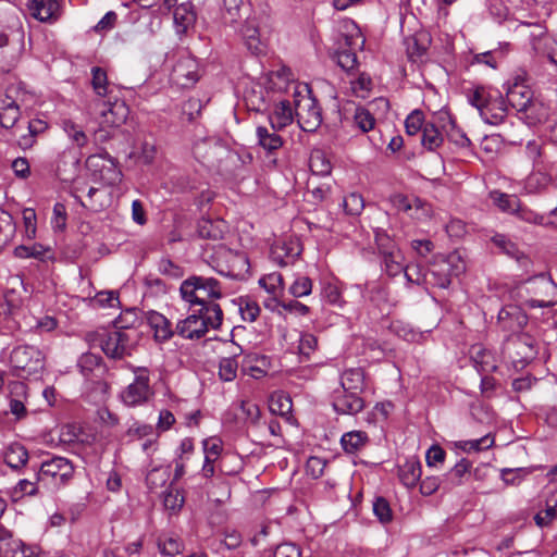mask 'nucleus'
Masks as SVG:
<instances>
[{
	"label": "nucleus",
	"instance_id": "c03bdc74",
	"mask_svg": "<svg viewBox=\"0 0 557 557\" xmlns=\"http://www.w3.org/2000/svg\"><path fill=\"white\" fill-rule=\"evenodd\" d=\"M259 285L270 295L278 296L283 292V276L278 272H272L259 280Z\"/></svg>",
	"mask_w": 557,
	"mask_h": 557
},
{
	"label": "nucleus",
	"instance_id": "4d7b16f0",
	"mask_svg": "<svg viewBox=\"0 0 557 557\" xmlns=\"http://www.w3.org/2000/svg\"><path fill=\"white\" fill-rule=\"evenodd\" d=\"M174 22L181 32H185L195 22V13L182 4L174 11Z\"/></svg>",
	"mask_w": 557,
	"mask_h": 557
},
{
	"label": "nucleus",
	"instance_id": "f704fd0d",
	"mask_svg": "<svg viewBox=\"0 0 557 557\" xmlns=\"http://www.w3.org/2000/svg\"><path fill=\"white\" fill-rule=\"evenodd\" d=\"M552 177L543 171H533L528 175L524 182V188L530 194L543 191L549 184Z\"/></svg>",
	"mask_w": 557,
	"mask_h": 557
},
{
	"label": "nucleus",
	"instance_id": "a19ab883",
	"mask_svg": "<svg viewBox=\"0 0 557 557\" xmlns=\"http://www.w3.org/2000/svg\"><path fill=\"white\" fill-rule=\"evenodd\" d=\"M239 363L236 360V356L224 357L219 361V377L223 382H232L237 376Z\"/></svg>",
	"mask_w": 557,
	"mask_h": 557
},
{
	"label": "nucleus",
	"instance_id": "b1692460",
	"mask_svg": "<svg viewBox=\"0 0 557 557\" xmlns=\"http://www.w3.org/2000/svg\"><path fill=\"white\" fill-rule=\"evenodd\" d=\"M422 475L421 462L416 458L407 459L398 467V478L407 488H413Z\"/></svg>",
	"mask_w": 557,
	"mask_h": 557
},
{
	"label": "nucleus",
	"instance_id": "37998d69",
	"mask_svg": "<svg viewBox=\"0 0 557 557\" xmlns=\"http://www.w3.org/2000/svg\"><path fill=\"white\" fill-rule=\"evenodd\" d=\"M385 272L389 276H396L401 271L405 272L404 256L400 250L395 252H388V255L382 256Z\"/></svg>",
	"mask_w": 557,
	"mask_h": 557
},
{
	"label": "nucleus",
	"instance_id": "c85d7f7f",
	"mask_svg": "<svg viewBox=\"0 0 557 557\" xmlns=\"http://www.w3.org/2000/svg\"><path fill=\"white\" fill-rule=\"evenodd\" d=\"M443 132L434 121H426L421 135V145L429 151H435L443 145Z\"/></svg>",
	"mask_w": 557,
	"mask_h": 557
},
{
	"label": "nucleus",
	"instance_id": "4be33fe9",
	"mask_svg": "<svg viewBox=\"0 0 557 557\" xmlns=\"http://www.w3.org/2000/svg\"><path fill=\"white\" fill-rule=\"evenodd\" d=\"M470 358L473 367L480 374L491 373L497 369L494 355L482 345H473L471 347Z\"/></svg>",
	"mask_w": 557,
	"mask_h": 557
},
{
	"label": "nucleus",
	"instance_id": "dca6fc26",
	"mask_svg": "<svg viewBox=\"0 0 557 557\" xmlns=\"http://www.w3.org/2000/svg\"><path fill=\"white\" fill-rule=\"evenodd\" d=\"M27 10L34 18L53 23L61 14L60 0H28Z\"/></svg>",
	"mask_w": 557,
	"mask_h": 557
},
{
	"label": "nucleus",
	"instance_id": "ddd939ff",
	"mask_svg": "<svg viewBox=\"0 0 557 557\" xmlns=\"http://www.w3.org/2000/svg\"><path fill=\"white\" fill-rule=\"evenodd\" d=\"M199 79L197 60L188 52L180 54L171 73V81L181 87H190Z\"/></svg>",
	"mask_w": 557,
	"mask_h": 557
},
{
	"label": "nucleus",
	"instance_id": "a18cd8bd",
	"mask_svg": "<svg viewBox=\"0 0 557 557\" xmlns=\"http://www.w3.org/2000/svg\"><path fill=\"white\" fill-rule=\"evenodd\" d=\"M16 232V225L13 216L5 210L0 208V238L3 243H10Z\"/></svg>",
	"mask_w": 557,
	"mask_h": 557
},
{
	"label": "nucleus",
	"instance_id": "774afa93",
	"mask_svg": "<svg viewBox=\"0 0 557 557\" xmlns=\"http://www.w3.org/2000/svg\"><path fill=\"white\" fill-rule=\"evenodd\" d=\"M274 557H301V548L292 542H285L276 546Z\"/></svg>",
	"mask_w": 557,
	"mask_h": 557
},
{
	"label": "nucleus",
	"instance_id": "a878e982",
	"mask_svg": "<svg viewBox=\"0 0 557 557\" xmlns=\"http://www.w3.org/2000/svg\"><path fill=\"white\" fill-rule=\"evenodd\" d=\"M339 389L363 393L366 388V373L362 368L346 369L339 377Z\"/></svg>",
	"mask_w": 557,
	"mask_h": 557
},
{
	"label": "nucleus",
	"instance_id": "79ce46f5",
	"mask_svg": "<svg viewBox=\"0 0 557 557\" xmlns=\"http://www.w3.org/2000/svg\"><path fill=\"white\" fill-rule=\"evenodd\" d=\"M309 166L313 174L325 176L332 171V164L325 154L318 150L311 153L309 160Z\"/></svg>",
	"mask_w": 557,
	"mask_h": 557
},
{
	"label": "nucleus",
	"instance_id": "6ab92c4d",
	"mask_svg": "<svg viewBox=\"0 0 557 557\" xmlns=\"http://www.w3.org/2000/svg\"><path fill=\"white\" fill-rule=\"evenodd\" d=\"M536 27L540 29V33L533 37V50L537 55L546 58L552 64L557 66V40L547 35L542 26L537 25Z\"/></svg>",
	"mask_w": 557,
	"mask_h": 557
},
{
	"label": "nucleus",
	"instance_id": "8fccbe9b",
	"mask_svg": "<svg viewBox=\"0 0 557 557\" xmlns=\"http://www.w3.org/2000/svg\"><path fill=\"white\" fill-rule=\"evenodd\" d=\"M333 59L345 72L350 73L358 65V59L355 52L348 49H339L335 52Z\"/></svg>",
	"mask_w": 557,
	"mask_h": 557
},
{
	"label": "nucleus",
	"instance_id": "f257e3e1",
	"mask_svg": "<svg viewBox=\"0 0 557 557\" xmlns=\"http://www.w3.org/2000/svg\"><path fill=\"white\" fill-rule=\"evenodd\" d=\"M180 295L189 309L197 306L206 313L210 306H220L215 300L222 298L223 292L216 278L191 275L181 283Z\"/></svg>",
	"mask_w": 557,
	"mask_h": 557
},
{
	"label": "nucleus",
	"instance_id": "20e7f679",
	"mask_svg": "<svg viewBox=\"0 0 557 557\" xmlns=\"http://www.w3.org/2000/svg\"><path fill=\"white\" fill-rule=\"evenodd\" d=\"M223 321L220 306H210L203 313L199 308L176 324V333L185 339H200L210 329L216 330Z\"/></svg>",
	"mask_w": 557,
	"mask_h": 557
},
{
	"label": "nucleus",
	"instance_id": "0e129e2a",
	"mask_svg": "<svg viewBox=\"0 0 557 557\" xmlns=\"http://www.w3.org/2000/svg\"><path fill=\"white\" fill-rule=\"evenodd\" d=\"M102 358L99 355L86 352L78 359V367L85 376H88L97 367L100 366Z\"/></svg>",
	"mask_w": 557,
	"mask_h": 557
},
{
	"label": "nucleus",
	"instance_id": "603ef678",
	"mask_svg": "<svg viewBox=\"0 0 557 557\" xmlns=\"http://www.w3.org/2000/svg\"><path fill=\"white\" fill-rule=\"evenodd\" d=\"M239 311L244 321L253 322L260 314V307L256 300L249 297H240Z\"/></svg>",
	"mask_w": 557,
	"mask_h": 557
},
{
	"label": "nucleus",
	"instance_id": "bf43d9fd",
	"mask_svg": "<svg viewBox=\"0 0 557 557\" xmlns=\"http://www.w3.org/2000/svg\"><path fill=\"white\" fill-rule=\"evenodd\" d=\"M202 104L198 98H189L181 107L182 121L193 122L201 111Z\"/></svg>",
	"mask_w": 557,
	"mask_h": 557
},
{
	"label": "nucleus",
	"instance_id": "7ed1b4c3",
	"mask_svg": "<svg viewBox=\"0 0 557 557\" xmlns=\"http://www.w3.org/2000/svg\"><path fill=\"white\" fill-rule=\"evenodd\" d=\"M468 101L478 109L482 120L491 125L504 122L507 115L506 100L502 94L484 86H476L468 91Z\"/></svg>",
	"mask_w": 557,
	"mask_h": 557
},
{
	"label": "nucleus",
	"instance_id": "9d476101",
	"mask_svg": "<svg viewBox=\"0 0 557 557\" xmlns=\"http://www.w3.org/2000/svg\"><path fill=\"white\" fill-rule=\"evenodd\" d=\"M74 468L71 461L63 457H53L40 465L36 480L46 485L60 486L66 484L73 476Z\"/></svg>",
	"mask_w": 557,
	"mask_h": 557
},
{
	"label": "nucleus",
	"instance_id": "c756f323",
	"mask_svg": "<svg viewBox=\"0 0 557 557\" xmlns=\"http://www.w3.org/2000/svg\"><path fill=\"white\" fill-rule=\"evenodd\" d=\"M91 86L96 96L92 100L106 99L112 96L107 72L102 67L94 66L91 69Z\"/></svg>",
	"mask_w": 557,
	"mask_h": 557
},
{
	"label": "nucleus",
	"instance_id": "412c9836",
	"mask_svg": "<svg viewBox=\"0 0 557 557\" xmlns=\"http://www.w3.org/2000/svg\"><path fill=\"white\" fill-rule=\"evenodd\" d=\"M8 89L5 95L0 97V125L4 128L13 127L20 119L21 111L16 101Z\"/></svg>",
	"mask_w": 557,
	"mask_h": 557
},
{
	"label": "nucleus",
	"instance_id": "de8ad7c7",
	"mask_svg": "<svg viewBox=\"0 0 557 557\" xmlns=\"http://www.w3.org/2000/svg\"><path fill=\"white\" fill-rule=\"evenodd\" d=\"M354 123L362 133H368L374 128L375 119L369 109L358 107L354 114Z\"/></svg>",
	"mask_w": 557,
	"mask_h": 557
},
{
	"label": "nucleus",
	"instance_id": "680f3d73",
	"mask_svg": "<svg viewBox=\"0 0 557 557\" xmlns=\"http://www.w3.org/2000/svg\"><path fill=\"white\" fill-rule=\"evenodd\" d=\"M425 125L424 115L421 110H413L405 121V128L408 135H416L423 131Z\"/></svg>",
	"mask_w": 557,
	"mask_h": 557
},
{
	"label": "nucleus",
	"instance_id": "58836bf2",
	"mask_svg": "<svg viewBox=\"0 0 557 557\" xmlns=\"http://www.w3.org/2000/svg\"><path fill=\"white\" fill-rule=\"evenodd\" d=\"M47 128V123L41 120H33L28 122L27 125V134H23L20 136L17 143L18 146L23 149H28L33 147L35 143V137L42 133Z\"/></svg>",
	"mask_w": 557,
	"mask_h": 557
},
{
	"label": "nucleus",
	"instance_id": "13d9d810",
	"mask_svg": "<svg viewBox=\"0 0 557 557\" xmlns=\"http://www.w3.org/2000/svg\"><path fill=\"white\" fill-rule=\"evenodd\" d=\"M470 468L471 462L462 458L446 473V479L451 483V485H460L462 478L469 472Z\"/></svg>",
	"mask_w": 557,
	"mask_h": 557
},
{
	"label": "nucleus",
	"instance_id": "4468645a",
	"mask_svg": "<svg viewBox=\"0 0 557 557\" xmlns=\"http://www.w3.org/2000/svg\"><path fill=\"white\" fill-rule=\"evenodd\" d=\"M362 393L335 389L333 392L332 406L338 414L355 416L363 410L366 401L361 396Z\"/></svg>",
	"mask_w": 557,
	"mask_h": 557
},
{
	"label": "nucleus",
	"instance_id": "0eeeda50",
	"mask_svg": "<svg viewBox=\"0 0 557 557\" xmlns=\"http://www.w3.org/2000/svg\"><path fill=\"white\" fill-rule=\"evenodd\" d=\"M88 111L90 114L102 117V122L107 125L114 127L125 123L129 113L126 103L113 96L91 100L88 104Z\"/></svg>",
	"mask_w": 557,
	"mask_h": 557
},
{
	"label": "nucleus",
	"instance_id": "bb28decb",
	"mask_svg": "<svg viewBox=\"0 0 557 557\" xmlns=\"http://www.w3.org/2000/svg\"><path fill=\"white\" fill-rule=\"evenodd\" d=\"M277 131H271L265 126H258L256 135L258 145L268 153H274L283 146V138L276 133Z\"/></svg>",
	"mask_w": 557,
	"mask_h": 557
},
{
	"label": "nucleus",
	"instance_id": "052dcab7",
	"mask_svg": "<svg viewBox=\"0 0 557 557\" xmlns=\"http://www.w3.org/2000/svg\"><path fill=\"white\" fill-rule=\"evenodd\" d=\"M373 513L381 523H389L393 520V511L389 503L384 497H376L374 499Z\"/></svg>",
	"mask_w": 557,
	"mask_h": 557
},
{
	"label": "nucleus",
	"instance_id": "a211bd4d",
	"mask_svg": "<svg viewBox=\"0 0 557 557\" xmlns=\"http://www.w3.org/2000/svg\"><path fill=\"white\" fill-rule=\"evenodd\" d=\"M148 325L153 331V337L158 343H164L171 339L174 335L172 323L162 313L149 310L145 313Z\"/></svg>",
	"mask_w": 557,
	"mask_h": 557
},
{
	"label": "nucleus",
	"instance_id": "f3484780",
	"mask_svg": "<svg viewBox=\"0 0 557 557\" xmlns=\"http://www.w3.org/2000/svg\"><path fill=\"white\" fill-rule=\"evenodd\" d=\"M391 201L398 211L408 213L410 218L420 220L429 214V206L418 197L395 194Z\"/></svg>",
	"mask_w": 557,
	"mask_h": 557
},
{
	"label": "nucleus",
	"instance_id": "4c0bfd02",
	"mask_svg": "<svg viewBox=\"0 0 557 557\" xmlns=\"http://www.w3.org/2000/svg\"><path fill=\"white\" fill-rule=\"evenodd\" d=\"M27 460L28 453L26 448L20 444L9 446L4 454L5 463L13 469H18L26 465Z\"/></svg>",
	"mask_w": 557,
	"mask_h": 557
},
{
	"label": "nucleus",
	"instance_id": "864d4df0",
	"mask_svg": "<svg viewBox=\"0 0 557 557\" xmlns=\"http://www.w3.org/2000/svg\"><path fill=\"white\" fill-rule=\"evenodd\" d=\"M350 87L354 95L364 99L372 89V79L367 73H360L357 78L350 81Z\"/></svg>",
	"mask_w": 557,
	"mask_h": 557
},
{
	"label": "nucleus",
	"instance_id": "9b49d317",
	"mask_svg": "<svg viewBox=\"0 0 557 557\" xmlns=\"http://www.w3.org/2000/svg\"><path fill=\"white\" fill-rule=\"evenodd\" d=\"M10 362L15 370L27 375L39 372L44 368L42 352L35 346L21 345L11 351Z\"/></svg>",
	"mask_w": 557,
	"mask_h": 557
},
{
	"label": "nucleus",
	"instance_id": "7c9ffc66",
	"mask_svg": "<svg viewBox=\"0 0 557 557\" xmlns=\"http://www.w3.org/2000/svg\"><path fill=\"white\" fill-rule=\"evenodd\" d=\"M369 442L368 434L363 431H350L342 435L341 445L346 454H356Z\"/></svg>",
	"mask_w": 557,
	"mask_h": 557
},
{
	"label": "nucleus",
	"instance_id": "338daca9",
	"mask_svg": "<svg viewBox=\"0 0 557 557\" xmlns=\"http://www.w3.org/2000/svg\"><path fill=\"white\" fill-rule=\"evenodd\" d=\"M158 271L172 278H180L183 276L184 271L183 268L175 264L171 259L169 258H162L158 262Z\"/></svg>",
	"mask_w": 557,
	"mask_h": 557
},
{
	"label": "nucleus",
	"instance_id": "3c124183",
	"mask_svg": "<svg viewBox=\"0 0 557 557\" xmlns=\"http://www.w3.org/2000/svg\"><path fill=\"white\" fill-rule=\"evenodd\" d=\"M494 436L492 434H486L481 438L462 441L460 442L459 447L467 453L481 451L491 448L494 445Z\"/></svg>",
	"mask_w": 557,
	"mask_h": 557
},
{
	"label": "nucleus",
	"instance_id": "39448f33",
	"mask_svg": "<svg viewBox=\"0 0 557 557\" xmlns=\"http://www.w3.org/2000/svg\"><path fill=\"white\" fill-rule=\"evenodd\" d=\"M295 115L305 132H314L322 123V110L311 95L308 85L298 87L294 94Z\"/></svg>",
	"mask_w": 557,
	"mask_h": 557
},
{
	"label": "nucleus",
	"instance_id": "473e14b6",
	"mask_svg": "<svg viewBox=\"0 0 557 557\" xmlns=\"http://www.w3.org/2000/svg\"><path fill=\"white\" fill-rule=\"evenodd\" d=\"M158 549L162 555L175 556L183 552L182 540L174 534H161L157 540Z\"/></svg>",
	"mask_w": 557,
	"mask_h": 557
},
{
	"label": "nucleus",
	"instance_id": "5701e85b",
	"mask_svg": "<svg viewBox=\"0 0 557 557\" xmlns=\"http://www.w3.org/2000/svg\"><path fill=\"white\" fill-rule=\"evenodd\" d=\"M406 53L413 63L423 62L430 45V38L425 34H417L405 40Z\"/></svg>",
	"mask_w": 557,
	"mask_h": 557
},
{
	"label": "nucleus",
	"instance_id": "423d86ee",
	"mask_svg": "<svg viewBox=\"0 0 557 557\" xmlns=\"http://www.w3.org/2000/svg\"><path fill=\"white\" fill-rule=\"evenodd\" d=\"M86 168L95 182L106 186H115L122 182V171L117 161L107 151L90 154L86 159Z\"/></svg>",
	"mask_w": 557,
	"mask_h": 557
},
{
	"label": "nucleus",
	"instance_id": "69168bd1",
	"mask_svg": "<svg viewBox=\"0 0 557 557\" xmlns=\"http://www.w3.org/2000/svg\"><path fill=\"white\" fill-rule=\"evenodd\" d=\"M312 292V281L308 276H299L289 287V293L294 297H304Z\"/></svg>",
	"mask_w": 557,
	"mask_h": 557
},
{
	"label": "nucleus",
	"instance_id": "5fc2aeb1",
	"mask_svg": "<svg viewBox=\"0 0 557 557\" xmlns=\"http://www.w3.org/2000/svg\"><path fill=\"white\" fill-rule=\"evenodd\" d=\"M515 216H517L519 220L525 223L544 227L545 215L537 213L536 211L527 207L522 202H520L519 209L516 211Z\"/></svg>",
	"mask_w": 557,
	"mask_h": 557
},
{
	"label": "nucleus",
	"instance_id": "393cba45",
	"mask_svg": "<svg viewBox=\"0 0 557 557\" xmlns=\"http://www.w3.org/2000/svg\"><path fill=\"white\" fill-rule=\"evenodd\" d=\"M295 109L293 110L288 100L275 104L273 112L269 115V122L273 131H281L292 124Z\"/></svg>",
	"mask_w": 557,
	"mask_h": 557
},
{
	"label": "nucleus",
	"instance_id": "e433bc0d",
	"mask_svg": "<svg viewBox=\"0 0 557 557\" xmlns=\"http://www.w3.org/2000/svg\"><path fill=\"white\" fill-rule=\"evenodd\" d=\"M491 242L499 249L500 252L509 256L510 258L519 260L523 256L517 244L505 234H495L491 237Z\"/></svg>",
	"mask_w": 557,
	"mask_h": 557
},
{
	"label": "nucleus",
	"instance_id": "cd10ccee",
	"mask_svg": "<svg viewBox=\"0 0 557 557\" xmlns=\"http://www.w3.org/2000/svg\"><path fill=\"white\" fill-rule=\"evenodd\" d=\"M240 34L247 49L252 54H260L263 52L264 46L260 40L259 29L253 21L246 20L243 27L240 28Z\"/></svg>",
	"mask_w": 557,
	"mask_h": 557
},
{
	"label": "nucleus",
	"instance_id": "09e8293b",
	"mask_svg": "<svg viewBox=\"0 0 557 557\" xmlns=\"http://www.w3.org/2000/svg\"><path fill=\"white\" fill-rule=\"evenodd\" d=\"M374 239L381 256H385L388 255V252H395L399 250L395 242L383 228L377 227L374 230Z\"/></svg>",
	"mask_w": 557,
	"mask_h": 557
},
{
	"label": "nucleus",
	"instance_id": "72a5a7b5",
	"mask_svg": "<svg viewBox=\"0 0 557 557\" xmlns=\"http://www.w3.org/2000/svg\"><path fill=\"white\" fill-rule=\"evenodd\" d=\"M185 504L183 491L174 488L171 484L163 494V506L171 515L178 513Z\"/></svg>",
	"mask_w": 557,
	"mask_h": 557
},
{
	"label": "nucleus",
	"instance_id": "1a4fd4ad",
	"mask_svg": "<svg viewBox=\"0 0 557 557\" xmlns=\"http://www.w3.org/2000/svg\"><path fill=\"white\" fill-rule=\"evenodd\" d=\"M90 341H98L99 347L104 355L112 359H122L126 355H131L132 338L128 332L113 330L101 334H89Z\"/></svg>",
	"mask_w": 557,
	"mask_h": 557
},
{
	"label": "nucleus",
	"instance_id": "c9c22d12",
	"mask_svg": "<svg viewBox=\"0 0 557 557\" xmlns=\"http://www.w3.org/2000/svg\"><path fill=\"white\" fill-rule=\"evenodd\" d=\"M224 8L223 20L233 26L243 20V11L247 10L244 0H224Z\"/></svg>",
	"mask_w": 557,
	"mask_h": 557
},
{
	"label": "nucleus",
	"instance_id": "f03ea898",
	"mask_svg": "<svg viewBox=\"0 0 557 557\" xmlns=\"http://www.w3.org/2000/svg\"><path fill=\"white\" fill-rule=\"evenodd\" d=\"M518 296L531 309L550 308L557 304V284L546 274H540L522 282Z\"/></svg>",
	"mask_w": 557,
	"mask_h": 557
},
{
	"label": "nucleus",
	"instance_id": "f8f14e48",
	"mask_svg": "<svg viewBox=\"0 0 557 557\" xmlns=\"http://www.w3.org/2000/svg\"><path fill=\"white\" fill-rule=\"evenodd\" d=\"M534 344L531 336L519 335L506 344L505 354L515 368H523L537 354Z\"/></svg>",
	"mask_w": 557,
	"mask_h": 557
},
{
	"label": "nucleus",
	"instance_id": "6e6d98bb",
	"mask_svg": "<svg viewBox=\"0 0 557 557\" xmlns=\"http://www.w3.org/2000/svg\"><path fill=\"white\" fill-rule=\"evenodd\" d=\"M12 557H38L37 546L27 545L21 540H12L8 543Z\"/></svg>",
	"mask_w": 557,
	"mask_h": 557
},
{
	"label": "nucleus",
	"instance_id": "49530a36",
	"mask_svg": "<svg viewBox=\"0 0 557 557\" xmlns=\"http://www.w3.org/2000/svg\"><path fill=\"white\" fill-rule=\"evenodd\" d=\"M198 234L201 238L218 240L223 237V230L220 222L201 220L198 223Z\"/></svg>",
	"mask_w": 557,
	"mask_h": 557
},
{
	"label": "nucleus",
	"instance_id": "e2e57ef3",
	"mask_svg": "<svg viewBox=\"0 0 557 557\" xmlns=\"http://www.w3.org/2000/svg\"><path fill=\"white\" fill-rule=\"evenodd\" d=\"M343 206L348 214L358 215L364 208V201L360 194L351 193L344 198Z\"/></svg>",
	"mask_w": 557,
	"mask_h": 557
},
{
	"label": "nucleus",
	"instance_id": "6e6552de",
	"mask_svg": "<svg viewBox=\"0 0 557 557\" xmlns=\"http://www.w3.org/2000/svg\"><path fill=\"white\" fill-rule=\"evenodd\" d=\"M134 381L121 393L122 401L128 407H136L146 404L152 396L150 386V373L147 368H134Z\"/></svg>",
	"mask_w": 557,
	"mask_h": 557
},
{
	"label": "nucleus",
	"instance_id": "2f4dec72",
	"mask_svg": "<svg viewBox=\"0 0 557 557\" xmlns=\"http://www.w3.org/2000/svg\"><path fill=\"white\" fill-rule=\"evenodd\" d=\"M490 198L502 212L511 215H515L521 202V200L516 195H509L499 190L491 191Z\"/></svg>",
	"mask_w": 557,
	"mask_h": 557
},
{
	"label": "nucleus",
	"instance_id": "aec40b11",
	"mask_svg": "<svg viewBox=\"0 0 557 557\" xmlns=\"http://www.w3.org/2000/svg\"><path fill=\"white\" fill-rule=\"evenodd\" d=\"M532 90L521 83L509 86L506 92V102L517 112H525L532 102Z\"/></svg>",
	"mask_w": 557,
	"mask_h": 557
},
{
	"label": "nucleus",
	"instance_id": "2eb2a0df",
	"mask_svg": "<svg viewBox=\"0 0 557 557\" xmlns=\"http://www.w3.org/2000/svg\"><path fill=\"white\" fill-rule=\"evenodd\" d=\"M497 323L503 331L519 333L528 324V315L521 307L508 305L499 310Z\"/></svg>",
	"mask_w": 557,
	"mask_h": 557
},
{
	"label": "nucleus",
	"instance_id": "ea45409f",
	"mask_svg": "<svg viewBox=\"0 0 557 557\" xmlns=\"http://www.w3.org/2000/svg\"><path fill=\"white\" fill-rule=\"evenodd\" d=\"M62 128L67 135L69 139L77 147L83 148L88 143V137L86 133L82 129L79 125L74 123L71 120H64L62 122Z\"/></svg>",
	"mask_w": 557,
	"mask_h": 557
}]
</instances>
